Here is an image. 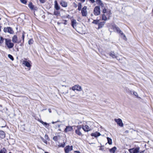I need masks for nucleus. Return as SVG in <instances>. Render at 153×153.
I'll return each instance as SVG.
<instances>
[{
	"instance_id": "obj_1",
	"label": "nucleus",
	"mask_w": 153,
	"mask_h": 153,
	"mask_svg": "<svg viewBox=\"0 0 153 153\" xmlns=\"http://www.w3.org/2000/svg\"><path fill=\"white\" fill-rule=\"evenodd\" d=\"M5 44L7 46V48L9 49L12 48L14 45L13 43L11 42V40L10 39H5Z\"/></svg>"
},
{
	"instance_id": "obj_2",
	"label": "nucleus",
	"mask_w": 153,
	"mask_h": 153,
	"mask_svg": "<svg viewBox=\"0 0 153 153\" xmlns=\"http://www.w3.org/2000/svg\"><path fill=\"white\" fill-rule=\"evenodd\" d=\"M3 31L4 33H8L10 34H13L14 33V32L12 28L10 27H4V28Z\"/></svg>"
},
{
	"instance_id": "obj_3",
	"label": "nucleus",
	"mask_w": 153,
	"mask_h": 153,
	"mask_svg": "<svg viewBox=\"0 0 153 153\" xmlns=\"http://www.w3.org/2000/svg\"><path fill=\"white\" fill-rule=\"evenodd\" d=\"M100 7L99 6H96L94 7L93 11L94 14L96 16H98L100 14Z\"/></svg>"
},
{
	"instance_id": "obj_4",
	"label": "nucleus",
	"mask_w": 153,
	"mask_h": 153,
	"mask_svg": "<svg viewBox=\"0 0 153 153\" xmlns=\"http://www.w3.org/2000/svg\"><path fill=\"white\" fill-rule=\"evenodd\" d=\"M87 7L84 6L81 10V13L83 16H86L87 15Z\"/></svg>"
},
{
	"instance_id": "obj_5",
	"label": "nucleus",
	"mask_w": 153,
	"mask_h": 153,
	"mask_svg": "<svg viewBox=\"0 0 153 153\" xmlns=\"http://www.w3.org/2000/svg\"><path fill=\"white\" fill-rule=\"evenodd\" d=\"M74 91L76 90L78 91H82V88L81 86L79 85H75L72 87L71 88Z\"/></svg>"
},
{
	"instance_id": "obj_6",
	"label": "nucleus",
	"mask_w": 153,
	"mask_h": 153,
	"mask_svg": "<svg viewBox=\"0 0 153 153\" xmlns=\"http://www.w3.org/2000/svg\"><path fill=\"white\" fill-rule=\"evenodd\" d=\"M140 150V148L137 147L135 148H133L128 150L129 152L130 153H138Z\"/></svg>"
},
{
	"instance_id": "obj_7",
	"label": "nucleus",
	"mask_w": 153,
	"mask_h": 153,
	"mask_svg": "<svg viewBox=\"0 0 153 153\" xmlns=\"http://www.w3.org/2000/svg\"><path fill=\"white\" fill-rule=\"evenodd\" d=\"M82 128L85 132H88L91 130V128L87 125H82Z\"/></svg>"
},
{
	"instance_id": "obj_8",
	"label": "nucleus",
	"mask_w": 153,
	"mask_h": 153,
	"mask_svg": "<svg viewBox=\"0 0 153 153\" xmlns=\"http://www.w3.org/2000/svg\"><path fill=\"white\" fill-rule=\"evenodd\" d=\"M114 121L117 123V124L120 127L123 126V124L122 121L120 119H115Z\"/></svg>"
},
{
	"instance_id": "obj_9",
	"label": "nucleus",
	"mask_w": 153,
	"mask_h": 153,
	"mask_svg": "<svg viewBox=\"0 0 153 153\" xmlns=\"http://www.w3.org/2000/svg\"><path fill=\"white\" fill-rule=\"evenodd\" d=\"M72 149L73 146H67L65 148V152L66 153H68Z\"/></svg>"
},
{
	"instance_id": "obj_10",
	"label": "nucleus",
	"mask_w": 153,
	"mask_h": 153,
	"mask_svg": "<svg viewBox=\"0 0 153 153\" xmlns=\"http://www.w3.org/2000/svg\"><path fill=\"white\" fill-rule=\"evenodd\" d=\"M73 129L72 126H67L65 129L64 131L65 132L67 133L68 131H71Z\"/></svg>"
},
{
	"instance_id": "obj_11",
	"label": "nucleus",
	"mask_w": 153,
	"mask_h": 153,
	"mask_svg": "<svg viewBox=\"0 0 153 153\" xmlns=\"http://www.w3.org/2000/svg\"><path fill=\"white\" fill-rule=\"evenodd\" d=\"M22 64L24 65L26 67L30 68L31 65L30 64V63L26 61H22Z\"/></svg>"
},
{
	"instance_id": "obj_12",
	"label": "nucleus",
	"mask_w": 153,
	"mask_h": 153,
	"mask_svg": "<svg viewBox=\"0 0 153 153\" xmlns=\"http://www.w3.org/2000/svg\"><path fill=\"white\" fill-rule=\"evenodd\" d=\"M60 4L61 6L63 7H66L68 6L67 3L63 0H61L60 1Z\"/></svg>"
},
{
	"instance_id": "obj_13",
	"label": "nucleus",
	"mask_w": 153,
	"mask_h": 153,
	"mask_svg": "<svg viewBox=\"0 0 153 153\" xmlns=\"http://www.w3.org/2000/svg\"><path fill=\"white\" fill-rule=\"evenodd\" d=\"M18 39V37L16 35H14L12 38V41L13 43H17Z\"/></svg>"
},
{
	"instance_id": "obj_14",
	"label": "nucleus",
	"mask_w": 153,
	"mask_h": 153,
	"mask_svg": "<svg viewBox=\"0 0 153 153\" xmlns=\"http://www.w3.org/2000/svg\"><path fill=\"white\" fill-rule=\"evenodd\" d=\"M91 136H94L95 137H97L100 136L101 134L100 133L96 131L94 133L91 134Z\"/></svg>"
},
{
	"instance_id": "obj_15",
	"label": "nucleus",
	"mask_w": 153,
	"mask_h": 153,
	"mask_svg": "<svg viewBox=\"0 0 153 153\" xmlns=\"http://www.w3.org/2000/svg\"><path fill=\"white\" fill-rule=\"evenodd\" d=\"M54 7L56 10H58L60 9V6L58 5L56 1H54Z\"/></svg>"
},
{
	"instance_id": "obj_16",
	"label": "nucleus",
	"mask_w": 153,
	"mask_h": 153,
	"mask_svg": "<svg viewBox=\"0 0 153 153\" xmlns=\"http://www.w3.org/2000/svg\"><path fill=\"white\" fill-rule=\"evenodd\" d=\"M105 22H99L98 29H99L100 28H102L103 27L104 24H105Z\"/></svg>"
},
{
	"instance_id": "obj_17",
	"label": "nucleus",
	"mask_w": 153,
	"mask_h": 153,
	"mask_svg": "<svg viewBox=\"0 0 153 153\" xmlns=\"http://www.w3.org/2000/svg\"><path fill=\"white\" fill-rule=\"evenodd\" d=\"M76 21L75 19H72L71 21V25L72 27L74 28V26H76Z\"/></svg>"
},
{
	"instance_id": "obj_18",
	"label": "nucleus",
	"mask_w": 153,
	"mask_h": 153,
	"mask_svg": "<svg viewBox=\"0 0 153 153\" xmlns=\"http://www.w3.org/2000/svg\"><path fill=\"white\" fill-rule=\"evenodd\" d=\"M96 2L97 4L100 5L102 7H104V4L102 3L101 0H97Z\"/></svg>"
},
{
	"instance_id": "obj_19",
	"label": "nucleus",
	"mask_w": 153,
	"mask_h": 153,
	"mask_svg": "<svg viewBox=\"0 0 153 153\" xmlns=\"http://www.w3.org/2000/svg\"><path fill=\"white\" fill-rule=\"evenodd\" d=\"M5 137V133L4 131H0V138H4Z\"/></svg>"
},
{
	"instance_id": "obj_20",
	"label": "nucleus",
	"mask_w": 153,
	"mask_h": 153,
	"mask_svg": "<svg viewBox=\"0 0 153 153\" xmlns=\"http://www.w3.org/2000/svg\"><path fill=\"white\" fill-rule=\"evenodd\" d=\"M39 121L40 123L45 126L46 128H48L49 126V124L48 123L46 122H44L41 120H39Z\"/></svg>"
},
{
	"instance_id": "obj_21",
	"label": "nucleus",
	"mask_w": 153,
	"mask_h": 153,
	"mask_svg": "<svg viewBox=\"0 0 153 153\" xmlns=\"http://www.w3.org/2000/svg\"><path fill=\"white\" fill-rule=\"evenodd\" d=\"M109 55L113 58H116L117 56L113 52H111L109 53Z\"/></svg>"
},
{
	"instance_id": "obj_22",
	"label": "nucleus",
	"mask_w": 153,
	"mask_h": 153,
	"mask_svg": "<svg viewBox=\"0 0 153 153\" xmlns=\"http://www.w3.org/2000/svg\"><path fill=\"white\" fill-rule=\"evenodd\" d=\"M117 149L116 147L114 146L112 148L109 149V152L111 153H114Z\"/></svg>"
},
{
	"instance_id": "obj_23",
	"label": "nucleus",
	"mask_w": 153,
	"mask_h": 153,
	"mask_svg": "<svg viewBox=\"0 0 153 153\" xmlns=\"http://www.w3.org/2000/svg\"><path fill=\"white\" fill-rule=\"evenodd\" d=\"M28 7L31 10H33L34 8V6L33 5L32 2H30L28 4Z\"/></svg>"
},
{
	"instance_id": "obj_24",
	"label": "nucleus",
	"mask_w": 153,
	"mask_h": 153,
	"mask_svg": "<svg viewBox=\"0 0 153 153\" xmlns=\"http://www.w3.org/2000/svg\"><path fill=\"white\" fill-rule=\"evenodd\" d=\"M5 39L2 36H0V45H1L3 44L4 42V40Z\"/></svg>"
},
{
	"instance_id": "obj_25",
	"label": "nucleus",
	"mask_w": 153,
	"mask_h": 153,
	"mask_svg": "<svg viewBox=\"0 0 153 153\" xmlns=\"http://www.w3.org/2000/svg\"><path fill=\"white\" fill-rule=\"evenodd\" d=\"M107 140H108V143L109 145H111L112 144V140L110 138L107 137Z\"/></svg>"
},
{
	"instance_id": "obj_26",
	"label": "nucleus",
	"mask_w": 153,
	"mask_h": 153,
	"mask_svg": "<svg viewBox=\"0 0 153 153\" xmlns=\"http://www.w3.org/2000/svg\"><path fill=\"white\" fill-rule=\"evenodd\" d=\"M75 132L76 133L78 134V135L81 136L82 135V134L80 131V130H76Z\"/></svg>"
},
{
	"instance_id": "obj_27",
	"label": "nucleus",
	"mask_w": 153,
	"mask_h": 153,
	"mask_svg": "<svg viewBox=\"0 0 153 153\" xmlns=\"http://www.w3.org/2000/svg\"><path fill=\"white\" fill-rule=\"evenodd\" d=\"M82 4L80 3H78V10H82Z\"/></svg>"
},
{
	"instance_id": "obj_28",
	"label": "nucleus",
	"mask_w": 153,
	"mask_h": 153,
	"mask_svg": "<svg viewBox=\"0 0 153 153\" xmlns=\"http://www.w3.org/2000/svg\"><path fill=\"white\" fill-rule=\"evenodd\" d=\"M40 139L46 145L48 144V142L46 140H45L43 137H40Z\"/></svg>"
},
{
	"instance_id": "obj_29",
	"label": "nucleus",
	"mask_w": 153,
	"mask_h": 153,
	"mask_svg": "<svg viewBox=\"0 0 153 153\" xmlns=\"http://www.w3.org/2000/svg\"><path fill=\"white\" fill-rule=\"evenodd\" d=\"M33 40L32 39H30L28 41V43L29 45H30L33 43Z\"/></svg>"
},
{
	"instance_id": "obj_30",
	"label": "nucleus",
	"mask_w": 153,
	"mask_h": 153,
	"mask_svg": "<svg viewBox=\"0 0 153 153\" xmlns=\"http://www.w3.org/2000/svg\"><path fill=\"white\" fill-rule=\"evenodd\" d=\"M100 21L99 20H94L92 22V23L95 24H99V22Z\"/></svg>"
},
{
	"instance_id": "obj_31",
	"label": "nucleus",
	"mask_w": 153,
	"mask_h": 153,
	"mask_svg": "<svg viewBox=\"0 0 153 153\" xmlns=\"http://www.w3.org/2000/svg\"><path fill=\"white\" fill-rule=\"evenodd\" d=\"M6 149L4 148L1 150L0 153H6Z\"/></svg>"
},
{
	"instance_id": "obj_32",
	"label": "nucleus",
	"mask_w": 153,
	"mask_h": 153,
	"mask_svg": "<svg viewBox=\"0 0 153 153\" xmlns=\"http://www.w3.org/2000/svg\"><path fill=\"white\" fill-rule=\"evenodd\" d=\"M102 20L106 21L107 20V18L105 14H103L102 15Z\"/></svg>"
},
{
	"instance_id": "obj_33",
	"label": "nucleus",
	"mask_w": 153,
	"mask_h": 153,
	"mask_svg": "<svg viewBox=\"0 0 153 153\" xmlns=\"http://www.w3.org/2000/svg\"><path fill=\"white\" fill-rule=\"evenodd\" d=\"M60 14V13L57 11H55L53 13V15L58 16Z\"/></svg>"
},
{
	"instance_id": "obj_34",
	"label": "nucleus",
	"mask_w": 153,
	"mask_h": 153,
	"mask_svg": "<svg viewBox=\"0 0 153 153\" xmlns=\"http://www.w3.org/2000/svg\"><path fill=\"white\" fill-rule=\"evenodd\" d=\"M8 58H9L12 61L13 60L14 58L12 55L9 54L8 55Z\"/></svg>"
},
{
	"instance_id": "obj_35",
	"label": "nucleus",
	"mask_w": 153,
	"mask_h": 153,
	"mask_svg": "<svg viewBox=\"0 0 153 153\" xmlns=\"http://www.w3.org/2000/svg\"><path fill=\"white\" fill-rule=\"evenodd\" d=\"M114 28L115 29L117 30V31L118 33L119 32V31L120 30V28L119 27H117L116 26H115Z\"/></svg>"
},
{
	"instance_id": "obj_36",
	"label": "nucleus",
	"mask_w": 153,
	"mask_h": 153,
	"mask_svg": "<svg viewBox=\"0 0 153 153\" xmlns=\"http://www.w3.org/2000/svg\"><path fill=\"white\" fill-rule=\"evenodd\" d=\"M76 128H77V130H80L82 128V125L77 126H76Z\"/></svg>"
},
{
	"instance_id": "obj_37",
	"label": "nucleus",
	"mask_w": 153,
	"mask_h": 153,
	"mask_svg": "<svg viewBox=\"0 0 153 153\" xmlns=\"http://www.w3.org/2000/svg\"><path fill=\"white\" fill-rule=\"evenodd\" d=\"M118 33L120 34L121 35H123L124 37L126 39L125 34L121 30H120Z\"/></svg>"
},
{
	"instance_id": "obj_38",
	"label": "nucleus",
	"mask_w": 153,
	"mask_h": 153,
	"mask_svg": "<svg viewBox=\"0 0 153 153\" xmlns=\"http://www.w3.org/2000/svg\"><path fill=\"white\" fill-rule=\"evenodd\" d=\"M45 139H46V140H49V137L48 136V135L47 134H45Z\"/></svg>"
},
{
	"instance_id": "obj_39",
	"label": "nucleus",
	"mask_w": 153,
	"mask_h": 153,
	"mask_svg": "<svg viewBox=\"0 0 153 153\" xmlns=\"http://www.w3.org/2000/svg\"><path fill=\"white\" fill-rule=\"evenodd\" d=\"M21 2L24 4H26L27 3V1L26 0H20Z\"/></svg>"
},
{
	"instance_id": "obj_40",
	"label": "nucleus",
	"mask_w": 153,
	"mask_h": 153,
	"mask_svg": "<svg viewBox=\"0 0 153 153\" xmlns=\"http://www.w3.org/2000/svg\"><path fill=\"white\" fill-rule=\"evenodd\" d=\"M53 139L55 141H57L58 140V137L57 136H54L53 138Z\"/></svg>"
},
{
	"instance_id": "obj_41",
	"label": "nucleus",
	"mask_w": 153,
	"mask_h": 153,
	"mask_svg": "<svg viewBox=\"0 0 153 153\" xmlns=\"http://www.w3.org/2000/svg\"><path fill=\"white\" fill-rule=\"evenodd\" d=\"M65 146V143H64L63 144H62L61 145H59V147H64Z\"/></svg>"
},
{
	"instance_id": "obj_42",
	"label": "nucleus",
	"mask_w": 153,
	"mask_h": 153,
	"mask_svg": "<svg viewBox=\"0 0 153 153\" xmlns=\"http://www.w3.org/2000/svg\"><path fill=\"white\" fill-rule=\"evenodd\" d=\"M133 94L135 96H136L137 97H138V94L137 92H136L134 91H133Z\"/></svg>"
},
{
	"instance_id": "obj_43",
	"label": "nucleus",
	"mask_w": 153,
	"mask_h": 153,
	"mask_svg": "<svg viewBox=\"0 0 153 153\" xmlns=\"http://www.w3.org/2000/svg\"><path fill=\"white\" fill-rule=\"evenodd\" d=\"M24 37H25V35H24V32H23L22 33V38L23 39V42H24Z\"/></svg>"
},
{
	"instance_id": "obj_44",
	"label": "nucleus",
	"mask_w": 153,
	"mask_h": 153,
	"mask_svg": "<svg viewBox=\"0 0 153 153\" xmlns=\"http://www.w3.org/2000/svg\"><path fill=\"white\" fill-rule=\"evenodd\" d=\"M103 13H106L107 12V9H105V8H104L103 10L102 11Z\"/></svg>"
},
{
	"instance_id": "obj_45",
	"label": "nucleus",
	"mask_w": 153,
	"mask_h": 153,
	"mask_svg": "<svg viewBox=\"0 0 153 153\" xmlns=\"http://www.w3.org/2000/svg\"><path fill=\"white\" fill-rule=\"evenodd\" d=\"M40 2L42 3H44L45 1V0H39Z\"/></svg>"
},
{
	"instance_id": "obj_46",
	"label": "nucleus",
	"mask_w": 153,
	"mask_h": 153,
	"mask_svg": "<svg viewBox=\"0 0 153 153\" xmlns=\"http://www.w3.org/2000/svg\"><path fill=\"white\" fill-rule=\"evenodd\" d=\"M89 1L92 3H93L95 2L94 0H89Z\"/></svg>"
},
{
	"instance_id": "obj_47",
	"label": "nucleus",
	"mask_w": 153,
	"mask_h": 153,
	"mask_svg": "<svg viewBox=\"0 0 153 153\" xmlns=\"http://www.w3.org/2000/svg\"><path fill=\"white\" fill-rule=\"evenodd\" d=\"M74 7H76L77 6V5L75 3V2L74 3Z\"/></svg>"
},
{
	"instance_id": "obj_48",
	"label": "nucleus",
	"mask_w": 153,
	"mask_h": 153,
	"mask_svg": "<svg viewBox=\"0 0 153 153\" xmlns=\"http://www.w3.org/2000/svg\"><path fill=\"white\" fill-rule=\"evenodd\" d=\"M59 121H58V120H57V121H56V122H53H53H52V123H53V124H54V123H56V122H59Z\"/></svg>"
},
{
	"instance_id": "obj_49",
	"label": "nucleus",
	"mask_w": 153,
	"mask_h": 153,
	"mask_svg": "<svg viewBox=\"0 0 153 153\" xmlns=\"http://www.w3.org/2000/svg\"><path fill=\"white\" fill-rule=\"evenodd\" d=\"M48 111L50 113H51V109L50 108H49L48 109Z\"/></svg>"
},
{
	"instance_id": "obj_50",
	"label": "nucleus",
	"mask_w": 153,
	"mask_h": 153,
	"mask_svg": "<svg viewBox=\"0 0 153 153\" xmlns=\"http://www.w3.org/2000/svg\"><path fill=\"white\" fill-rule=\"evenodd\" d=\"M64 21H65V22L64 23V24L65 25L67 24V21L66 20H65Z\"/></svg>"
},
{
	"instance_id": "obj_51",
	"label": "nucleus",
	"mask_w": 153,
	"mask_h": 153,
	"mask_svg": "<svg viewBox=\"0 0 153 153\" xmlns=\"http://www.w3.org/2000/svg\"><path fill=\"white\" fill-rule=\"evenodd\" d=\"M80 1H82V2H84L85 1V0H80Z\"/></svg>"
},
{
	"instance_id": "obj_52",
	"label": "nucleus",
	"mask_w": 153,
	"mask_h": 153,
	"mask_svg": "<svg viewBox=\"0 0 153 153\" xmlns=\"http://www.w3.org/2000/svg\"><path fill=\"white\" fill-rule=\"evenodd\" d=\"M46 110V109H43L42 110V111H44V110Z\"/></svg>"
},
{
	"instance_id": "obj_53",
	"label": "nucleus",
	"mask_w": 153,
	"mask_h": 153,
	"mask_svg": "<svg viewBox=\"0 0 153 153\" xmlns=\"http://www.w3.org/2000/svg\"><path fill=\"white\" fill-rule=\"evenodd\" d=\"M140 153H144V151H142L140 152Z\"/></svg>"
},
{
	"instance_id": "obj_54",
	"label": "nucleus",
	"mask_w": 153,
	"mask_h": 153,
	"mask_svg": "<svg viewBox=\"0 0 153 153\" xmlns=\"http://www.w3.org/2000/svg\"><path fill=\"white\" fill-rule=\"evenodd\" d=\"M109 13L110 15H111V12H110V11H109Z\"/></svg>"
},
{
	"instance_id": "obj_55",
	"label": "nucleus",
	"mask_w": 153,
	"mask_h": 153,
	"mask_svg": "<svg viewBox=\"0 0 153 153\" xmlns=\"http://www.w3.org/2000/svg\"><path fill=\"white\" fill-rule=\"evenodd\" d=\"M58 127H60V125H58Z\"/></svg>"
},
{
	"instance_id": "obj_56",
	"label": "nucleus",
	"mask_w": 153,
	"mask_h": 153,
	"mask_svg": "<svg viewBox=\"0 0 153 153\" xmlns=\"http://www.w3.org/2000/svg\"><path fill=\"white\" fill-rule=\"evenodd\" d=\"M130 93L131 94H132V91H130Z\"/></svg>"
},
{
	"instance_id": "obj_57",
	"label": "nucleus",
	"mask_w": 153,
	"mask_h": 153,
	"mask_svg": "<svg viewBox=\"0 0 153 153\" xmlns=\"http://www.w3.org/2000/svg\"><path fill=\"white\" fill-rule=\"evenodd\" d=\"M44 153H49L47 152H45Z\"/></svg>"
},
{
	"instance_id": "obj_58",
	"label": "nucleus",
	"mask_w": 153,
	"mask_h": 153,
	"mask_svg": "<svg viewBox=\"0 0 153 153\" xmlns=\"http://www.w3.org/2000/svg\"><path fill=\"white\" fill-rule=\"evenodd\" d=\"M91 16H93V14H91Z\"/></svg>"
},
{
	"instance_id": "obj_59",
	"label": "nucleus",
	"mask_w": 153,
	"mask_h": 153,
	"mask_svg": "<svg viewBox=\"0 0 153 153\" xmlns=\"http://www.w3.org/2000/svg\"><path fill=\"white\" fill-rule=\"evenodd\" d=\"M76 152H78L79 153H80V152H77V151H76Z\"/></svg>"
},
{
	"instance_id": "obj_60",
	"label": "nucleus",
	"mask_w": 153,
	"mask_h": 153,
	"mask_svg": "<svg viewBox=\"0 0 153 153\" xmlns=\"http://www.w3.org/2000/svg\"><path fill=\"white\" fill-rule=\"evenodd\" d=\"M9 153H12L11 152H10Z\"/></svg>"
},
{
	"instance_id": "obj_61",
	"label": "nucleus",
	"mask_w": 153,
	"mask_h": 153,
	"mask_svg": "<svg viewBox=\"0 0 153 153\" xmlns=\"http://www.w3.org/2000/svg\"><path fill=\"white\" fill-rule=\"evenodd\" d=\"M70 89H71V88H70Z\"/></svg>"
}]
</instances>
